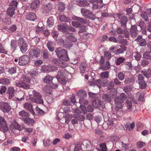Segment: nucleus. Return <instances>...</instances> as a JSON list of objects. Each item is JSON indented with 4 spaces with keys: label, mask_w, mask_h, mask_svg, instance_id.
Listing matches in <instances>:
<instances>
[{
    "label": "nucleus",
    "mask_w": 151,
    "mask_h": 151,
    "mask_svg": "<svg viewBox=\"0 0 151 151\" xmlns=\"http://www.w3.org/2000/svg\"><path fill=\"white\" fill-rule=\"evenodd\" d=\"M29 99L32 103L42 104L44 101L42 96L38 91L31 89L29 91Z\"/></svg>",
    "instance_id": "nucleus-1"
},
{
    "label": "nucleus",
    "mask_w": 151,
    "mask_h": 151,
    "mask_svg": "<svg viewBox=\"0 0 151 151\" xmlns=\"http://www.w3.org/2000/svg\"><path fill=\"white\" fill-rule=\"evenodd\" d=\"M57 56L62 60L67 61L69 60V58L67 54V51L66 50L60 47L56 48L55 50Z\"/></svg>",
    "instance_id": "nucleus-2"
},
{
    "label": "nucleus",
    "mask_w": 151,
    "mask_h": 151,
    "mask_svg": "<svg viewBox=\"0 0 151 151\" xmlns=\"http://www.w3.org/2000/svg\"><path fill=\"white\" fill-rule=\"evenodd\" d=\"M29 54L30 57L32 59L38 58L41 55L40 50L37 47H34L30 50Z\"/></svg>",
    "instance_id": "nucleus-3"
},
{
    "label": "nucleus",
    "mask_w": 151,
    "mask_h": 151,
    "mask_svg": "<svg viewBox=\"0 0 151 151\" xmlns=\"http://www.w3.org/2000/svg\"><path fill=\"white\" fill-rule=\"evenodd\" d=\"M18 44L19 47L21 52L24 53L28 49V46L22 38H19L18 40Z\"/></svg>",
    "instance_id": "nucleus-4"
},
{
    "label": "nucleus",
    "mask_w": 151,
    "mask_h": 151,
    "mask_svg": "<svg viewBox=\"0 0 151 151\" xmlns=\"http://www.w3.org/2000/svg\"><path fill=\"white\" fill-rule=\"evenodd\" d=\"M57 42L60 45H63L67 48H70L72 46V43L70 42H67V40L62 37H60L56 40Z\"/></svg>",
    "instance_id": "nucleus-5"
},
{
    "label": "nucleus",
    "mask_w": 151,
    "mask_h": 151,
    "mask_svg": "<svg viewBox=\"0 0 151 151\" xmlns=\"http://www.w3.org/2000/svg\"><path fill=\"white\" fill-rule=\"evenodd\" d=\"M0 109L4 112L8 113L11 109V106L7 102H0Z\"/></svg>",
    "instance_id": "nucleus-6"
},
{
    "label": "nucleus",
    "mask_w": 151,
    "mask_h": 151,
    "mask_svg": "<svg viewBox=\"0 0 151 151\" xmlns=\"http://www.w3.org/2000/svg\"><path fill=\"white\" fill-rule=\"evenodd\" d=\"M29 61V56L27 55H24L19 58L18 64L20 65H25L27 64Z\"/></svg>",
    "instance_id": "nucleus-7"
},
{
    "label": "nucleus",
    "mask_w": 151,
    "mask_h": 151,
    "mask_svg": "<svg viewBox=\"0 0 151 151\" xmlns=\"http://www.w3.org/2000/svg\"><path fill=\"white\" fill-rule=\"evenodd\" d=\"M0 130L4 132H7L8 131L6 122L3 117H0Z\"/></svg>",
    "instance_id": "nucleus-8"
},
{
    "label": "nucleus",
    "mask_w": 151,
    "mask_h": 151,
    "mask_svg": "<svg viewBox=\"0 0 151 151\" xmlns=\"http://www.w3.org/2000/svg\"><path fill=\"white\" fill-rule=\"evenodd\" d=\"M114 101L115 104L116 105L115 109L116 111H118L120 109H121L122 107V104L124 102L122 99H121L119 96H118L115 98Z\"/></svg>",
    "instance_id": "nucleus-9"
},
{
    "label": "nucleus",
    "mask_w": 151,
    "mask_h": 151,
    "mask_svg": "<svg viewBox=\"0 0 151 151\" xmlns=\"http://www.w3.org/2000/svg\"><path fill=\"white\" fill-rule=\"evenodd\" d=\"M52 62L53 64L60 67L64 68L66 66L64 62L61 61L58 58H53Z\"/></svg>",
    "instance_id": "nucleus-10"
},
{
    "label": "nucleus",
    "mask_w": 151,
    "mask_h": 151,
    "mask_svg": "<svg viewBox=\"0 0 151 151\" xmlns=\"http://www.w3.org/2000/svg\"><path fill=\"white\" fill-rule=\"evenodd\" d=\"M138 31L136 25L135 24L132 25L130 29V34L132 37L135 38L138 34Z\"/></svg>",
    "instance_id": "nucleus-11"
},
{
    "label": "nucleus",
    "mask_w": 151,
    "mask_h": 151,
    "mask_svg": "<svg viewBox=\"0 0 151 151\" xmlns=\"http://www.w3.org/2000/svg\"><path fill=\"white\" fill-rule=\"evenodd\" d=\"M138 83L140 87L142 89L145 88L146 84L144 80V77L141 74H139L138 76Z\"/></svg>",
    "instance_id": "nucleus-12"
},
{
    "label": "nucleus",
    "mask_w": 151,
    "mask_h": 151,
    "mask_svg": "<svg viewBox=\"0 0 151 151\" xmlns=\"http://www.w3.org/2000/svg\"><path fill=\"white\" fill-rule=\"evenodd\" d=\"M24 107L25 109L29 111L34 116H35L36 114L33 110V106L31 104L26 102L24 104Z\"/></svg>",
    "instance_id": "nucleus-13"
},
{
    "label": "nucleus",
    "mask_w": 151,
    "mask_h": 151,
    "mask_svg": "<svg viewBox=\"0 0 151 151\" xmlns=\"http://www.w3.org/2000/svg\"><path fill=\"white\" fill-rule=\"evenodd\" d=\"M135 41L136 42H139V45L141 46H144L146 45V40L142 38V35L138 36L137 38L135 40Z\"/></svg>",
    "instance_id": "nucleus-14"
},
{
    "label": "nucleus",
    "mask_w": 151,
    "mask_h": 151,
    "mask_svg": "<svg viewBox=\"0 0 151 151\" xmlns=\"http://www.w3.org/2000/svg\"><path fill=\"white\" fill-rule=\"evenodd\" d=\"M81 12L82 14L84 17H88L90 16L92 17L94 16L92 12H90L88 10L86 9L81 8Z\"/></svg>",
    "instance_id": "nucleus-15"
},
{
    "label": "nucleus",
    "mask_w": 151,
    "mask_h": 151,
    "mask_svg": "<svg viewBox=\"0 0 151 151\" xmlns=\"http://www.w3.org/2000/svg\"><path fill=\"white\" fill-rule=\"evenodd\" d=\"M15 85L24 89H28L29 88V85L28 84H27L22 81L16 82Z\"/></svg>",
    "instance_id": "nucleus-16"
},
{
    "label": "nucleus",
    "mask_w": 151,
    "mask_h": 151,
    "mask_svg": "<svg viewBox=\"0 0 151 151\" xmlns=\"http://www.w3.org/2000/svg\"><path fill=\"white\" fill-rule=\"evenodd\" d=\"M68 28V27L66 23H62L58 25V30L62 32H67Z\"/></svg>",
    "instance_id": "nucleus-17"
},
{
    "label": "nucleus",
    "mask_w": 151,
    "mask_h": 151,
    "mask_svg": "<svg viewBox=\"0 0 151 151\" xmlns=\"http://www.w3.org/2000/svg\"><path fill=\"white\" fill-rule=\"evenodd\" d=\"M64 68H63L59 70L57 75L56 76V78L57 79H59L60 78L65 77L67 71Z\"/></svg>",
    "instance_id": "nucleus-18"
},
{
    "label": "nucleus",
    "mask_w": 151,
    "mask_h": 151,
    "mask_svg": "<svg viewBox=\"0 0 151 151\" xmlns=\"http://www.w3.org/2000/svg\"><path fill=\"white\" fill-rule=\"evenodd\" d=\"M21 119L25 123L29 125L32 126L35 122V121L33 119L29 117L26 118H22Z\"/></svg>",
    "instance_id": "nucleus-19"
},
{
    "label": "nucleus",
    "mask_w": 151,
    "mask_h": 151,
    "mask_svg": "<svg viewBox=\"0 0 151 151\" xmlns=\"http://www.w3.org/2000/svg\"><path fill=\"white\" fill-rule=\"evenodd\" d=\"M14 92L15 90L13 87H9L8 88L7 90L6 93L9 95V99H11L14 96Z\"/></svg>",
    "instance_id": "nucleus-20"
},
{
    "label": "nucleus",
    "mask_w": 151,
    "mask_h": 151,
    "mask_svg": "<svg viewBox=\"0 0 151 151\" xmlns=\"http://www.w3.org/2000/svg\"><path fill=\"white\" fill-rule=\"evenodd\" d=\"M120 48L116 50L115 55H117L123 53L126 50L127 47L124 45H121L119 46Z\"/></svg>",
    "instance_id": "nucleus-21"
},
{
    "label": "nucleus",
    "mask_w": 151,
    "mask_h": 151,
    "mask_svg": "<svg viewBox=\"0 0 151 151\" xmlns=\"http://www.w3.org/2000/svg\"><path fill=\"white\" fill-rule=\"evenodd\" d=\"M102 100L105 103L110 102L111 101V97L107 93H103L101 96Z\"/></svg>",
    "instance_id": "nucleus-22"
},
{
    "label": "nucleus",
    "mask_w": 151,
    "mask_h": 151,
    "mask_svg": "<svg viewBox=\"0 0 151 151\" xmlns=\"http://www.w3.org/2000/svg\"><path fill=\"white\" fill-rule=\"evenodd\" d=\"M141 73L145 77L149 78L151 76V68H148L147 70H142Z\"/></svg>",
    "instance_id": "nucleus-23"
},
{
    "label": "nucleus",
    "mask_w": 151,
    "mask_h": 151,
    "mask_svg": "<svg viewBox=\"0 0 151 151\" xmlns=\"http://www.w3.org/2000/svg\"><path fill=\"white\" fill-rule=\"evenodd\" d=\"M65 37L71 42H75L77 41V39L72 34H67L65 35Z\"/></svg>",
    "instance_id": "nucleus-24"
},
{
    "label": "nucleus",
    "mask_w": 151,
    "mask_h": 151,
    "mask_svg": "<svg viewBox=\"0 0 151 151\" xmlns=\"http://www.w3.org/2000/svg\"><path fill=\"white\" fill-rule=\"evenodd\" d=\"M77 5L81 7H85L88 6V4L86 0H77L76 1Z\"/></svg>",
    "instance_id": "nucleus-25"
},
{
    "label": "nucleus",
    "mask_w": 151,
    "mask_h": 151,
    "mask_svg": "<svg viewBox=\"0 0 151 151\" xmlns=\"http://www.w3.org/2000/svg\"><path fill=\"white\" fill-rule=\"evenodd\" d=\"M26 18L29 20L34 21L36 19V16L34 13H29L27 14Z\"/></svg>",
    "instance_id": "nucleus-26"
},
{
    "label": "nucleus",
    "mask_w": 151,
    "mask_h": 151,
    "mask_svg": "<svg viewBox=\"0 0 151 151\" xmlns=\"http://www.w3.org/2000/svg\"><path fill=\"white\" fill-rule=\"evenodd\" d=\"M117 17L119 19L120 21H128V19L127 17L122 14L118 13L116 15Z\"/></svg>",
    "instance_id": "nucleus-27"
},
{
    "label": "nucleus",
    "mask_w": 151,
    "mask_h": 151,
    "mask_svg": "<svg viewBox=\"0 0 151 151\" xmlns=\"http://www.w3.org/2000/svg\"><path fill=\"white\" fill-rule=\"evenodd\" d=\"M15 9L12 6L9 7L7 10V15L10 17H12L14 14Z\"/></svg>",
    "instance_id": "nucleus-28"
},
{
    "label": "nucleus",
    "mask_w": 151,
    "mask_h": 151,
    "mask_svg": "<svg viewBox=\"0 0 151 151\" xmlns=\"http://www.w3.org/2000/svg\"><path fill=\"white\" fill-rule=\"evenodd\" d=\"M40 3L39 0H35L31 4L30 8L32 10L34 9L37 8Z\"/></svg>",
    "instance_id": "nucleus-29"
},
{
    "label": "nucleus",
    "mask_w": 151,
    "mask_h": 151,
    "mask_svg": "<svg viewBox=\"0 0 151 151\" xmlns=\"http://www.w3.org/2000/svg\"><path fill=\"white\" fill-rule=\"evenodd\" d=\"M86 67L87 64L86 62H82L80 67L81 72L82 73H84L86 71Z\"/></svg>",
    "instance_id": "nucleus-30"
},
{
    "label": "nucleus",
    "mask_w": 151,
    "mask_h": 151,
    "mask_svg": "<svg viewBox=\"0 0 151 151\" xmlns=\"http://www.w3.org/2000/svg\"><path fill=\"white\" fill-rule=\"evenodd\" d=\"M77 94L78 96L80 97V98H87V94L85 91L83 90H81L78 91Z\"/></svg>",
    "instance_id": "nucleus-31"
},
{
    "label": "nucleus",
    "mask_w": 151,
    "mask_h": 151,
    "mask_svg": "<svg viewBox=\"0 0 151 151\" xmlns=\"http://www.w3.org/2000/svg\"><path fill=\"white\" fill-rule=\"evenodd\" d=\"M110 65L109 62L106 61L105 63L101 66L100 67V68L102 70H106L110 68Z\"/></svg>",
    "instance_id": "nucleus-32"
},
{
    "label": "nucleus",
    "mask_w": 151,
    "mask_h": 151,
    "mask_svg": "<svg viewBox=\"0 0 151 151\" xmlns=\"http://www.w3.org/2000/svg\"><path fill=\"white\" fill-rule=\"evenodd\" d=\"M19 115L22 117V118H26L29 117L30 115L27 112L25 111L24 110H22L19 112Z\"/></svg>",
    "instance_id": "nucleus-33"
},
{
    "label": "nucleus",
    "mask_w": 151,
    "mask_h": 151,
    "mask_svg": "<svg viewBox=\"0 0 151 151\" xmlns=\"http://www.w3.org/2000/svg\"><path fill=\"white\" fill-rule=\"evenodd\" d=\"M93 104L92 105L94 108H97L100 106L101 105L100 104V101L98 99V98H96L92 100Z\"/></svg>",
    "instance_id": "nucleus-34"
},
{
    "label": "nucleus",
    "mask_w": 151,
    "mask_h": 151,
    "mask_svg": "<svg viewBox=\"0 0 151 151\" xmlns=\"http://www.w3.org/2000/svg\"><path fill=\"white\" fill-rule=\"evenodd\" d=\"M10 45L11 49L14 51L16 50L17 47V40L15 39H13L11 40Z\"/></svg>",
    "instance_id": "nucleus-35"
},
{
    "label": "nucleus",
    "mask_w": 151,
    "mask_h": 151,
    "mask_svg": "<svg viewBox=\"0 0 151 151\" xmlns=\"http://www.w3.org/2000/svg\"><path fill=\"white\" fill-rule=\"evenodd\" d=\"M52 5L51 3H48L45 5L44 7V9L46 13L49 12L52 9Z\"/></svg>",
    "instance_id": "nucleus-36"
},
{
    "label": "nucleus",
    "mask_w": 151,
    "mask_h": 151,
    "mask_svg": "<svg viewBox=\"0 0 151 151\" xmlns=\"http://www.w3.org/2000/svg\"><path fill=\"white\" fill-rule=\"evenodd\" d=\"M47 46L50 51L52 52L54 51V47H53V43L52 41L49 42L47 44Z\"/></svg>",
    "instance_id": "nucleus-37"
},
{
    "label": "nucleus",
    "mask_w": 151,
    "mask_h": 151,
    "mask_svg": "<svg viewBox=\"0 0 151 151\" xmlns=\"http://www.w3.org/2000/svg\"><path fill=\"white\" fill-rule=\"evenodd\" d=\"M53 77L50 76H45L43 79L44 81L47 83H50L52 82Z\"/></svg>",
    "instance_id": "nucleus-38"
},
{
    "label": "nucleus",
    "mask_w": 151,
    "mask_h": 151,
    "mask_svg": "<svg viewBox=\"0 0 151 151\" xmlns=\"http://www.w3.org/2000/svg\"><path fill=\"white\" fill-rule=\"evenodd\" d=\"M59 19L61 22H68L70 21L69 18L65 15H62L59 16Z\"/></svg>",
    "instance_id": "nucleus-39"
},
{
    "label": "nucleus",
    "mask_w": 151,
    "mask_h": 151,
    "mask_svg": "<svg viewBox=\"0 0 151 151\" xmlns=\"http://www.w3.org/2000/svg\"><path fill=\"white\" fill-rule=\"evenodd\" d=\"M102 3H99V2H97V1H94L92 3V8L93 9H97L101 8L102 6L103 5H101V6H100L99 4H101Z\"/></svg>",
    "instance_id": "nucleus-40"
},
{
    "label": "nucleus",
    "mask_w": 151,
    "mask_h": 151,
    "mask_svg": "<svg viewBox=\"0 0 151 151\" xmlns=\"http://www.w3.org/2000/svg\"><path fill=\"white\" fill-rule=\"evenodd\" d=\"M141 17L142 19L145 22H148L149 21V18L145 12L143 11L142 13L141 14Z\"/></svg>",
    "instance_id": "nucleus-41"
},
{
    "label": "nucleus",
    "mask_w": 151,
    "mask_h": 151,
    "mask_svg": "<svg viewBox=\"0 0 151 151\" xmlns=\"http://www.w3.org/2000/svg\"><path fill=\"white\" fill-rule=\"evenodd\" d=\"M143 56L144 58L151 60V52H145L144 53Z\"/></svg>",
    "instance_id": "nucleus-42"
},
{
    "label": "nucleus",
    "mask_w": 151,
    "mask_h": 151,
    "mask_svg": "<svg viewBox=\"0 0 151 151\" xmlns=\"http://www.w3.org/2000/svg\"><path fill=\"white\" fill-rule=\"evenodd\" d=\"M74 117L77 118L78 120L81 121H83L85 120V117L83 116L80 114H74L73 116Z\"/></svg>",
    "instance_id": "nucleus-43"
},
{
    "label": "nucleus",
    "mask_w": 151,
    "mask_h": 151,
    "mask_svg": "<svg viewBox=\"0 0 151 151\" xmlns=\"http://www.w3.org/2000/svg\"><path fill=\"white\" fill-rule=\"evenodd\" d=\"M136 96H139L138 97V100L139 101L142 102L144 101V93H142L140 94L139 92H137L136 94Z\"/></svg>",
    "instance_id": "nucleus-44"
},
{
    "label": "nucleus",
    "mask_w": 151,
    "mask_h": 151,
    "mask_svg": "<svg viewBox=\"0 0 151 151\" xmlns=\"http://www.w3.org/2000/svg\"><path fill=\"white\" fill-rule=\"evenodd\" d=\"M109 72L106 71L101 73L100 76L101 78H107L109 77Z\"/></svg>",
    "instance_id": "nucleus-45"
},
{
    "label": "nucleus",
    "mask_w": 151,
    "mask_h": 151,
    "mask_svg": "<svg viewBox=\"0 0 151 151\" xmlns=\"http://www.w3.org/2000/svg\"><path fill=\"white\" fill-rule=\"evenodd\" d=\"M87 98L81 97L79 99V103L81 104L87 105L88 103V101L86 99Z\"/></svg>",
    "instance_id": "nucleus-46"
},
{
    "label": "nucleus",
    "mask_w": 151,
    "mask_h": 151,
    "mask_svg": "<svg viewBox=\"0 0 151 151\" xmlns=\"http://www.w3.org/2000/svg\"><path fill=\"white\" fill-rule=\"evenodd\" d=\"M48 25L50 27H51L54 25V20L52 17H50L47 21Z\"/></svg>",
    "instance_id": "nucleus-47"
},
{
    "label": "nucleus",
    "mask_w": 151,
    "mask_h": 151,
    "mask_svg": "<svg viewBox=\"0 0 151 151\" xmlns=\"http://www.w3.org/2000/svg\"><path fill=\"white\" fill-rule=\"evenodd\" d=\"M112 98L115 97L117 95V91L114 88L112 89L109 92Z\"/></svg>",
    "instance_id": "nucleus-48"
},
{
    "label": "nucleus",
    "mask_w": 151,
    "mask_h": 151,
    "mask_svg": "<svg viewBox=\"0 0 151 151\" xmlns=\"http://www.w3.org/2000/svg\"><path fill=\"white\" fill-rule=\"evenodd\" d=\"M83 144L86 146V148L90 147L91 145V142L87 140H84L83 142Z\"/></svg>",
    "instance_id": "nucleus-49"
},
{
    "label": "nucleus",
    "mask_w": 151,
    "mask_h": 151,
    "mask_svg": "<svg viewBox=\"0 0 151 151\" xmlns=\"http://www.w3.org/2000/svg\"><path fill=\"white\" fill-rule=\"evenodd\" d=\"M13 126L14 128L19 131H21L23 129L22 127L17 123H15Z\"/></svg>",
    "instance_id": "nucleus-50"
},
{
    "label": "nucleus",
    "mask_w": 151,
    "mask_h": 151,
    "mask_svg": "<svg viewBox=\"0 0 151 151\" xmlns=\"http://www.w3.org/2000/svg\"><path fill=\"white\" fill-rule=\"evenodd\" d=\"M43 61L41 60H36L34 62V64L35 67H39L43 63Z\"/></svg>",
    "instance_id": "nucleus-51"
},
{
    "label": "nucleus",
    "mask_w": 151,
    "mask_h": 151,
    "mask_svg": "<svg viewBox=\"0 0 151 151\" xmlns=\"http://www.w3.org/2000/svg\"><path fill=\"white\" fill-rule=\"evenodd\" d=\"M51 35L53 38L56 40L57 39V38L59 35V33L57 31L53 30L52 31Z\"/></svg>",
    "instance_id": "nucleus-52"
},
{
    "label": "nucleus",
    "mask_w": 151,
    "mask_h": 151,
    "mask_svg": "<svg viewBox=\"0 0 151 151\" xmlns=\"http://www.w3.org/2000/svg\"><path fill=\"white\" fill-rule=\"evenodd\" d=\"M58 10L60 11H63L65 9V5L62 2H60L58 5Z\"/></svg>",
    "instance_id": "nucleus-53"
},
{
    "label": "nucleus",
    "mask_w": 151,
    "mask_h": 151,
    "mask_svg": "<svg viewBox=\"0 0 151 151\" xmlns=\"http://www.w3.org/2000/svg\"><path fill=\"white\" fill-rule=\"evenodd\" d=\"M100 148L99 150L100 151H106L107 150L106 145L104 143L101 144L100 145Z\"/></svg>",
    "instance_id": "nucleus-54"
},
{
    "label": "nucleus",
    "mask_w": 151,
    "mask_h": 151,
    "mask_svg": "<svg viewBox=\"0 0 151 151\" xmlns=\"http://www.w3.org/2000/svg\"><path fill=\"white\" fill-rule=\"evenodd\" d=\"M38 73L37 70L36 68H34L32 69L29 72V74L31 76H36V75Z\"/></svg>",
    "instance_id": "nucleus-55"
},
{
    "label": "nucleus",
    "mask_w": 151,
    "mask_h": 151,
    "mask_svg": "<svg viewBox=\"0 0 151 151\" xmlns=\"http://www.w3.org/2000/svg\"><path fill=\"white\" fill-rule=\"evenodd\" d=\"M10 82V80L7 78L2 79L0 81V83L3 84H9Z\"/></svg>",
    "instance_id": "nucleus-56"
},
{
    "label": "nucleus",
    "mask_w": 151,
    "mask_h": 151,
    "mask_svg": "<svg viewBox=\"0 0 151 151\" xmlns=\"http://www.w3.org/2000/svg\"><path fill=\"white\" fill-rule=\"evenodd\" d=\"M43 91L46 94H49L50 93L51 91L50 87L48 86H46L43 89Z\"/></svg>",
    "instance_id": "nucleus-57"
},
{
    "label": "nucleus",
    "mask_w": 151,
    "mask_h": 151,
    "mask_svg": "<svg viewBox=\"0 0 151 151\" xmlns=\"http://www.w3.org/2000/svg\"><path fill=\"white\" fill-rule=\"evenodd\" d=\"M125 58H123L122 57H119L118 58L116 61V65H120L122 63L124 60H125Z\"/></svg>",
    "instance_id": "nucleus-58"
},
{
    "label": "nucleus",
    "mask_w": 151,
    "mask_h": 151,
    "mask_svg": "<svg viewBox=\"0 0 151 151\" xmlns=\"http://www.w3.org/2000/svg\"><path fill=\"white\" fill-rule=\"evenodd\" d=\"M126 106L128 109L130 111L132 110V104L131 101L129 100H127L126 101Z\"/></svg>",
    "instance_id": "nucleus-59"
},
{
    "label": "nucleus",
    "mask_w": 151,
    "mask_h": 151,
    "mask_svg": "<svg viewBox=\"0 0 151 151\" xmlns=\"http://www.w3.org/2000/svg\"><path fill=\"white\" fill-rule=\"evenodd\" d=\"M18 2L16 0H13L9 4V7L12 6L15 9L17 6Z\"/></svg>",
    "instance_id": "nucleus-60"
},
{
    "label": "nucleus",
    "mask_w": 151,
    "mask_h": 151,
    "mask_svg": "<svg viewBox=\"0 0 151 151\" xmlns=\"http://www.w3.org/2000/svg\"><path fill=\"white\" fill-rule=\"evenodd\" d=\"M20 94L22 95V97L21 98L19 97H16L15 100L17 101H23L24 100V93L22 92H21Z\"/></svg>",
    "instance_id": "nucleus-61"
},
{
    "label": "nucleus",
    "mask_w": 151,
    "mask_h": 151,
    "mask_svg": "<svg viewBox=\"0 0 151 151\" xmlns=\"http://www.w3.org/2000/svg\"><path fill=\"white\" fill-rule=\"evenodd\" d=\"M123 33L125 38H129V37L130 34L129 33V32L127 29L124 28V29Z\"/></svg>",
    "instance_id": "nucleus-62"
},
{
    "label": "nucleus",
    "mask_w": 151,
    "mask_h": 151,
    "mask_svg": "<svg viewBox=\"0 0 151 151\" xmlns=\"http://www.w3.org/2000/svg\"><path fill=\"white\" fill-rule=\"evenodd\" d=\"M23 80L24 81L27 83L30 82V78L29 77L26 75H23Z\"/></svg>",
    "instance_id": "nucleus-63"
},
{
    "label": "nucleus",
    "mask_w": 151,
    "mask_h": 151,
    "mask_svg": "<svg viewBox=\"0 0 151 151\" xmlns=\"http://www.w3.org/2000/svg\"><path fill=\"white\" fill-rule=\"evenodd\" d=\"M7 89V87L5 86H2L0 88V93L3 94L5 93Z\"/></svg>",
    "instance_id": "nucleus-64"
}]
</instances>
